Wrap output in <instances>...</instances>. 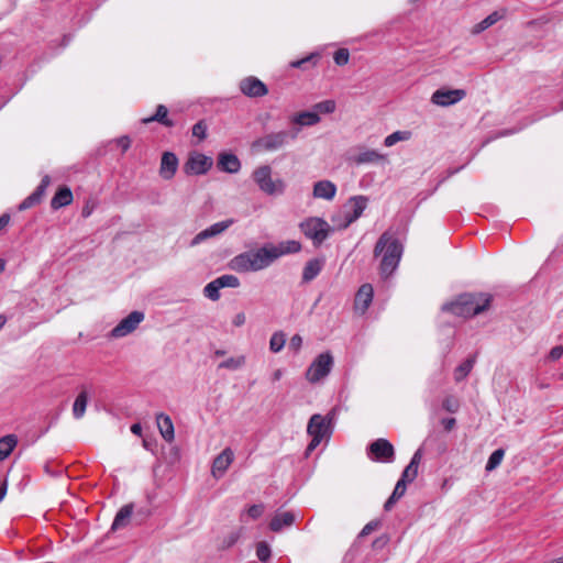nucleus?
<instances>
[{
    "mask_svg": "<svg viewBox=\"0 0 563 563\" xmlns=\"http://www.w3.org/2000/svg\"><path fill=\"white\" fill-rule=\"evenodd\" d=\"M505 451L503 449H498L494 451L490 456L488 457L487 464L485 466V470L487 472H490L498 467L504 459Z\"/></svg>",
    "mask_w": 563,
    "mask_h": 563,
    "instance_id": "39",
    "label": "nucleus"
},
{
    "mask_svg": "<svg viewBox=\"0 0 563 563\" xmlns=\"http://www.w3.org/2000/svg\"><path fill=\"white\" fill-rule=\"evenodd\" d=\"M217 279H218L221 288H224V287L236 288L240 286V280L234 275H222V276L218 277Z\"/></svg>",
    "mask_w": 563,
    "mask_h": 563,
    "instance_id": "41",
    "label": "nucleus"
},
{
    "mask_svg": "<svg viewBox=\"0 0 563 563\" xmlns=\"http://www.w3.org/2000/svg\"><path fill=\"white\" fill-rule=\"evenodd\" d=\"M18 444L15 434H8L0 439V461L7 459Z\"/></svg>",
    "mask_w": 563,
    "mask_h": 563,
    "instance_id": "31",
    "label": "nucleus"
},
{
    "mask_svg": "<svg viewBox=\"0 0 563 563\" xmlns=\"http://www.w3.org/2000/svg\"><path fill=\"white\" fill-rule=\"evenodd\" d=\"M410 137L411 132L409 131H396L385 137L384 145L387 147H391L398 142L408 141Z\"/></svg>",
    "mask_w": 563,
    "mask_h": 563,
    "instance_id": "37",
    "label": "nucleus"
},
{
    "mask_svg": "<svg viewBox=\"0 0 563 563\" xmlns=\"http://www.w3.org/2000/svg\"><path fill=\"white\" fill-rule=\"evenodd\" d=\"M133 511V503H129L122 506L114 517V520L111 525V531H117L126 528L131 523Z\"/></svg>",
    "mask_w": 563,
    "mask_h": 563,
    "instance_id": "21",
    "label": "nucleus"
},
{
    "mask_svg": "<svg viewBox=\"0 0 563 563\" xmlns=\"http://www.w3.org/2000/svg\"><path fill=\"white\" fill-rule=\"evenodd\" d=\"M374 256L380 257L379 273L384 278L389 277L398 267L404 246L393 230L385 231L377 240Z\"/></svg>",
    "mask_w": 563,
    "mask_h": 563,
    "instance_id": "1",
    "label": "nucleus"
},
{
    "mask_svg": "<svg viewBox=\"0 0 563 563\" xmlns=\"http://www.w3.org/2000/svg\"><path fill=\"white\" fill-rule=\"evenodd\" d=\"M192 135L197 136L199 140L207 137V125L203 121H199L192 126Z\"/></svg>",
    "mask_w": 563,
    "mask_h": 563,
    "instance_id": "45",
    "label": "nucleus"
},
{
    "mask_svg": "<svg viewBox=\"0 0 563 563\" xmlns=\"http://www.w3.org/2000/svg\"><path fill=\"white\" fill-rule=\"evenodd\" d=\"M562 355H563V346H561V345L554 346L550 351V358L553 361L561 358Z\"/></svg>",
    "mask_w": 563,
    "mask_h": 563,
    "instance_id": "52",
    "label": "nucleus"
},
{
    "mask_svg": "<svg viewBox=\"0 0 563 563\" xmlns=\"http://www.w3.org/2000/svg\"><path fill=\"white\" fill-rule=\"evenodd\" d=\"M333 217H336V223L343 222V220H344V209L341 212H339L338 214H334Z\"/></svg>",
    "mask_w": 563,
    "mask_h": 563,
    "instance_id": "63",
    "label": "nucleus"
},
{
    "mask_svg": "<svg viewBox=\"0 0 563 563\" xmlns=\"http://www.w3.org/2000/svg\"><path fill=\"white\" fill-rule=\"evenodd\" d=\"M420 461H421V450H418V451L413 454V456H412V459H411V461H410L409 465L415 466V467H417V468H418V465H419Z\"/></svg>",
    "mask_w": 563,
    "mask_h": 563,
    "instance_id": "55",
    "label": "nucleus"
},
{
    "mask_svg": "<svg viewBox=\"0 0 563 563\" xmlns=\"http://www.w3.org/2000/svg\"><path fill=\"white\" fill-rule=\"evenodd\" d=\"M212 166V159L201 153H194L184 165V170L188 175H203Z\"/></svg>",
    "mask_w": 563,
    "mask_h": 563,
    "instance_id": "12",
    "label": "nucleus"
},
{
    "mask_svg": "<svg viewBox=\"0 0 563 563\" xmlns=\"http://www.w3.org/2000/svg\"><path fill=\"white\" fill-rule=\"evenodd\" d=\"M264 514V506L262 504L260 505H253L247 509V515L252 519H257Z\"/></svg>",
    "mask_w": 563,
    "mask_h": 563,
    "instance_id": "47",
    "label": "nucleus"
},
{
    "mask_svg": "<svg viewBox=\"0 0 563 563\" xmlns=\"http://www.w3.org/2000/svg\"><path fill=\"white\" fill-rule=\"evenodd\" d=\"M417 475L418 468L408 464L401 474L400 481H405L408 484L413 482Z\"/></svg>",
    "mask_w": 563,
    "mask_h": 563,
    "instance_id": "43",
    "label": "nucleus"
},
{
    "mask_svg": "<svg viewBox=\"0 0 563 563\" xmlns=\"http://www.w3.org/2000/svg\"><path fill=\"white\" fill-rule=\"evenodd\" d=\"M93 208H95V206H93L92 203H90L89 201H87V202L85 203V206L82 207V209H81V217H82V218H88V217H90V214H91V213H92V211H93Z\"/></svg>",
    "mask_w": 563,
    "mask_h": 563,
    "instance_id": "54",
    "label": "nucleus"
},
{
    "mask_svg": "<svg viewBox=\"0 0 563 563\" xmlns=\"http://www.w3.org/2000/svg\"><path fill=\"white\" fill-rule=\"evenodd\" d=\"M385 159H386V155L380 154L375 150H365V151L361 152L355 157V163L361 165V164L377 163V162L385 161Z\"/></svg>",
    "mask_w": 563,
    "mask_h": 563,
    "instance_id": "33",
    "label": "nucleus"
},
{
    "mask_svg": "<svg viewBox=\"0 0 563 563\" xmlns=\"http://www.w3.org/2000/svg\"><path fill=\"white\" fill-rule=\"evenodd\" d=\"M311 58H312V56H308V57H305V58L291 62L290 66L294 67V68H300V67H302L303 64L309 62Z\"/></svg>",
    "mask_w": 563,
    "mask_h": 563,
    "instance_id": "56",
    "label": "nucleus"
},
{
    "mask_svg": "<svg viewBox=\"0 0 563 563\" xmlns=\"http://www.w3.org/2000/svg\"><path fill=\"white\" fill-rule=\"evenodd\" d=\"M379 527V522L378 521H371L368 523H366L364 526V528L362 529L361 533H360V537H366L368 536L369 533H372L374 530H376L377 528Z\"/></svg>",
    "mask_w": 563,
    "mask_h": 563,
    "instance_id": "50",
    "label": "nucleus"
},
{
    "mask_svg": "<svg viewBox=\"0 0 563 563\" xmlns=\"http://www.w3.org/2000/svg\"><path fill=\"white\" fill-rule=\"evenodd\" d=\"M300 229L306 238L310 239L314 245H320L329 236L330 232L335 230L324 219L311 217L300 223Z\"/></svg>",
    "mask_w": 563,
    "mask_h": 563,
    "instance_id": "7",
    "label": "nucleus"
},
{
    "mask_svg": "<svg viewBox=\"0 0 563 563\" xmlns=\"http://www.w3.org/2000/svg\"><path fill=\"white\" fill-rule=\"evenodd\" d=\"M397 500H398V499H396V498H394L393 496H390V497L386 500V503H385V505H384L385 510H387V511H388V510H390V509L393 508L394 504H395Z\"/></svg>",
    "mask_w": 563,
    "mask_h": 563,
    "instance_id": "59",
    "label": "nucleus"
},
{
    "mask_svg": "<svg viewBox=\"0 0 563 563\" xmlns=\"http://www.w3.org/2000/svg\"><path fill=\"white\" fill-rule=\"evenodd\" d=\"M475 364V356L468 357L465 362L459 365L454 369V379L455 382H462L472 371Z\"/></svg>",
    "mask_w": 563,
    "mask_h": 563,
    "instance_id": "34",
    "label": "nucleus"
},
{
    "mask_svg": "<svg viewBox=\"0 0 563 563\" xmlns=\"http://www.w3.org/2000/svg\"><path fill=\"white\" fill-rule=\"evenodd\" d=\"M10 222V214L3 213L0 216V231L3 230Z\"/></svg>",
    "mask_w": 563,
    "mask_h": 563,
    "instance_id": "57",
    "label": "nucleus"
},
{
    "mask_svg": "<svg viewBox=\"0 0 563 563\" xmlns=\"http://www.w3.org/2000/svg\"><path fill=\"white\" fill-rule=\"evenodd\" d=\"M322 266L323 263L320 260L314 258L308 261L302 271V280L308 283L314 279L320 274Z\"/></svg>",
    "mask_w": 563,
    "mask_h": 563,
    "instance_id": "29",
    "label": "nucleus"
},
{
    "mask_svg": "<svg viewBox=\"0 0 563 563\" xmlns=\"http://www.w3.org/2000/svg\"><path fill=\"white\" fill-rule=\"evenodd\" d=\"M234 460V452L231 448H225L212 462L211 474L214 478H221Z\"/></svg>",
    "mask_w": 563,
    "mask_h": 563,
    "instance_id": "14",
    "label": "nucleus"
},
{
    "mask_svg": "<svg viewBox=\"0 0 563 563\" xmlns=\"http://www.w3.org/2000/svg\"><path fill=\"white\" fill-rule=\"evenodd\" d=\"M178 168V158L172 152H165L161 159L159 175L162 178L169 180L172 179Z\"/></svg>",
    "mask_w": 563,
    "mask_h": 563,
    "instance_id": "20",
    "label": "nucleus"
},
{
    "mask_svg": "<svg viewBox=\"0 0 563 563\" xmlns=\"http://www.w3.org/2000/svg\"><path fill=\"white\" fill-rule=\"evenodd\" d=\"M368 199L365 196H354L344 206V220L336 223V217H332L331 221L336 230L346 229L351 223L356 221L367 207Z\"/></svg>",
    "mask_w": 563,
    "mask_h": 563,
    "instance_id": "8",
    "label": "nucleus"
},
{
    "mask_svg": "<svg viewBox=\"0 0 563 563\" xmlns=\"http://www.w3.org/2000/svg\"><path fill=\"white\" fill-rule=\"evenodd\" d=\"M245 364V356L239 355L235 357H229L218 365V368H224L230 371H236L243 367Z\"/></svg>",
    "mask_w": 563,
    "mask_h": 563,
    "instance_id": "36",
    "label": "nucleus"
},
{
    "mask_svg": "<svg viewBox=\"0 0 563 563\" xmlns=\"http://www.w3.org/2000/svg\"><path fill=\"white\" fill-rule=\"evenodd\" d=\"M240 89L245 96L251 98L263 97L268 92L266 85L252 76L241 80Z\"/></svg>",
    "mask_w": 563,
    "mask_h": 563,
    "instance_id": "16",
    "label": "nucleus"
},
{
    "mask_svg": "<svg viewBox=\"0 0 563 563\" xmlns=\"http://www.w3.org/2000/svg\"><path fill=\"white\" fill-rule=\"evenodd\" d=\"M406 488L407 484L405 483V481L399 479L394 488L391 496L396 499L401 498L406 493Z\"/></svg>",
    "mask_w": 563,
    "mask_h": 563,
    "instance_id": "46",
    "label": "nucleus"
},
{
    "mask_svg": "<svg viewBox=\"0 0 563 563\" xmlns=\"http://www.w3.org/2000/svg\"><path fill=\"white\" fill-rule=\"evenodd\" d=\"M8 484L7 481L0 484V501L3 500L5 494H7Z\"/></svg>",
    "mask_w": 563,
    "mask_h": 563,
    "instance_id": "60",
    "label": "nucleus"
},
{
    "mask_svg": "<svg viewBox=\"0 0 563 563\" xmlns=\"http://www.w3.org/2000/svg\"><path fill=\"white\" fill-rule=\"evenodd\" d=\"M252 179L267 196H280L285 192L286 183L282 178H273V169L269 165L256 167L252 173Z\"/></svg>",
    "mask_w": 563,
    "mask_h": 563,
    "instance_id": "4",
    "label": "nucleus"
},
{
    "mask_svg": "<svg viewBox=\"0 0 563 563\" xmlns=\"http://www.w3.org/2000/svg\"><path fill=\"white\" fill-rule=\"evenodd\" d=\"M291 121L301 126H311L320 122V117L316 111H303L297 113Z\"/></svg>",
    "mask_w": 563,
    "mask_h": 563,
    "instance_id": "30",
    "label": "nucleus"
},
{
    "mask_svg": "<svg viewBox=\"0 0 563 563\" xmlns=\"http://www.w3.org/2000/svg\"><path fill=\"white\" fill-rule=\"evenodd\" d=\"M218 166L223 172L235 174L241 169V162L234 154L222 153L219 155Z\"/></svg>",
    "mask_w": 563,
    "mask_h": 563,
    "instance_id": "25",
    "label": "nucleus"
},
{
    "mask_svg": "<svg viewBox=\"0 0 563 563\" xmlns=\"http://www.w3.org/2000/svg\"><path fill=\"white\" fill-rule=\"evenodd\" d=\"M465 95L463 89H438L432 93L431 101L440 107H449L461 101Z\"/></svg>",
    "mask_w": 563,
    "mask_h": 563,
    "instance_id": "13",
    "label": "nucleus"
},
{
    "mask_svg": "<svg viewBox=\"0 0 563 563\" xmlns=\"http://www.w3.org/2000/svg\"><path fill=\"white\" fill-rule=\"evenodd\" d=\"M368 457L373 461L393 462L395 450L393 444L386 439H377L368 446Z\"/></svg>",
    "mask_w": 563,
    "mask_h": 563,
    "instance_id": "10",
    "label": "nucleus"
},
{
    "mask_svg": "<svg viewBox=\"0 0 563 563\" xmlns=\"http://www.w3.org/2000/svg\"><path fill=\"white\" fill-rule=\"evenodd\" d=\"M115 145L121 147L122 153L126 152L131 145V141L128 136H121L114 141Z\"/></svg>",
    "mask_w": 563,
    "mask_h": 563,
    "instance_id": "51",
    "label": "nucleus"
},
{
    "mask_svg": "<svg viewBox=\"0 0 563 563\" xmlns=\"http://www.w3.org/2000/svg\"><path fill=\"white\" fill-rule=\"evenodd\" d=\"M334 62L339 66L346 65L350 59V53L346 48H340L334 53Z\"/></svg>",
    "mask_w": 563,
    "mask_h": 563,
    "instance_id": "44",
    "label": "nucleus"
},
{
    "mask_svg": "<svg viewBox=\"0 0 563 563\" xmlns=\"http://www.w3.org/2000/svg\"><path fill=\"white\" fill-rule=\"evenodd\" d=\"M286 343V335L283 331H276L269 340V350L274 353L280 352Z\"/></svg>",
    "mask_w": 563,
    "mask_h": 563,
    "instance_id": "35",
    "label": "nucleus"
},
{
    "mask_svg": "<svg viewBox=\"0 0 563 563\" xmlns=\"http://www.w3.org/2000/svg\"><path fill=\"white\" fill-rule=\"evenodd\" d=\"M373 296H374L373 286L371 284L362 285L355 295V299H354L355 311L363 314L368 309V307L373 300Z\"/></svg>",
    "mask_w": 563,
    "mask_h": 563,
    "instance_id": "18",
    "label": "nucleus"
},
{
    "mask_svg": "<svg viewBox=\"0 0 563 563\" xmlns=\"http://www.w3.org/2000/svg\"><path fill=\"white\" fill-rule=\"evenodd\" d=\"M87 404L88 393L86 389H81L73 405V415L75 419H80L85 415Z\"/></svg>",
    "mask_w": 563,
    "mask_h": 563,
    "instance_id": "32",
    "label": "nucleus"
},
{
    "mask_svg": "<svg viewBox=\"0 0 563 563\" xmlns=\"http://www.w3.org/2000/svg\"><path fill=\"white\" fill-rule=\"evenodd\" d=\"M294 522L295 515L291 511L277 512L269 523V529L279 532L284 527H290Z\"/></svg>",
    "mask_w": 563,
    "mask_h": 563,
    "instance_id": "26",
    "label": "nucleus"
},
{
    "mask_svg": "<svg viewBox=\"0 0 563 563\" xmlns=\"http://www.w3.org/2000/svg\"><path fill=\"white\" fill-rule=\"evenodd\" d=\"M158 122L166 128L174 126V121L168 118V109L164 104H159L156 108V112L148 117L143 118V123Z\"/></svg>",
    "mask_w": 563,
    "mask_h": 563,
    "instance_id": "27",
    "label": "nucleus"
},
{
    "mask_svg": "<svg viewBox=\"0 0 563 563\" xmlns=\"http://www.w3.org/2000/svg\"><path fill=\"white\" fill-rule=\"evenodd\" d=\"M49 184L51 177L48 175L43 176L41 183L35 188V190L20 203L19 209L26 210L29 208L34 207L35 205H38L45 196L46 189L49 186Z\"/></svg>",
    "mask_w": 563,
    "mask_h": 563,
    "instance_id": "17",
    "label": "nucleus"
},
{
    "mask_svg": "<svg viewBox=\"0 0 563 563\" xmlns=\"http://www.w3.org/2000/svg\"><path fill=\"white\" fill-rule=\"evenodd\" d=\"M443 408L450 412H455L459 408V404L454 398L448 397L443 400Z\"/></svg>",
    "mask_w": 563,
    "mask_h": 563,
    "instance_id": "49",
    "label": "nucleus"
},
{
    "mask_svg": "<svg viewBox=\"0 0 563 563\" xmlns=\"http://www.w3.org/2000/svg\"><path fill=\"white\" fill-rule=\"evenodd\" d=\"M273 258L267 245L255 251H247L234 256L229 267L238 273L258 272L268 267L273 263Z\"/></svg>",
    "mask_w": 563,
    "mask_h": 563,
    "instance_id": "3",
    "label": "nucleus"
},
{
    "mask_svg": "<svg viewBox=\"0 0 563 563\" xmlns=\"http://www.w3.org/2000/svg\"><path fill=\"white\" fill-rule=\"evenodd\" d=\"M141 323V311L134 310L122 319L109 333V338L119 339L133 332Z\"/></svg>",
    "mask_w": 563,
    "mask_h": 563,
    "instance_id": "11",
    "label": "nucleus"
},
{
    "mask_svg": "<svg viewBox=\"0 0 563 563\" xmlns=\"http://www.w3.org/2000/svg\"><path fill=\"white\" fill-rule=\"evenodd\" d=\"M548 563H563V556L549 561Z\"/></svg>",
    "mask_w": 563,
    "mask_h": 563,
    "instance_id": "64",
    "label": "nucleus"
},
{
    "mask_svg": "<svg viewBox=\"0 0 563 563\" xmlns=\"http://www.w3.org/2000/svg\"><path fill=\"white\" fill-rule=\"evenodd\" d=\"M335 110V102L333 100H325L314 104V111L320 113H332Z\"/></svg>",
    "mask_w": 563,
    "mask_h": 563,
    "instance_id": "42",
    "label": "nucleus"
},
{
    "mask_svg": "<svg viewBox=\"0 0 563 563\" xmlns=\"http://www.w3.org/2000/svg\"><path fill=\"white\" fill-rule=\"evenodd\" d=\"M302 346V338L300 334H295L291 336L289 342V349L295 353L299 352Z\"/></svg>",
    "mask_w": 563,
    "mask_h": 563,
    "instance_id": "48",
    "label": "nucleus"
},
{
    "mask_svg": "<svg viewBox=\"0 0 563 563\" xmlns=\"http://www.w3.org/2000/svg\"><path fill=\"white\" fill-rule=\"evenodd\" d=\"M333 421V412H330L328 416L323 417L319 413H316L311 416L308 422L307 432L309 435H311V441L307 446V452L313 451L321 441L330 437L332 432V424Z\"/></svg>",
    "mask_w": 563,
    "mask_h": 563,
    "instance_id": "5",
    "label": "nucleus"
},
{
    "mask_svg": "<svg viewBox=\"0 0 563 563\" xmlns=\"http://www.w3.org/2000/svg\"><path fill=\"white\" fill-rule=\"evenodd\" d=\"M299 129L292 132L278 131L258 137L252 143V148L261 152H275L286 146L289 140H295Z\"/></svg>",
    "mask_w": 563,
    "mask_h": 563,
    "instance_id": "6",
    "label": "nucleus"
},
{
    "mask_svg": "<svg viewBox=\"0 0 563 563\" xmlns=\"http://www.w3.org/2000/svg\"><path fill=\"white\" fill-rule=\"evenodd\" d=\"M283 376V371L282 369H276L273 374V379L274 380H279Z\"/></svg>",
    "mask_w": 563,
    "mask_h": 563,
    "instance_id": "62",
    "label": "nucleus"
},
{
    "mask_svg": "<svg viewBox=\"0 0 563 563\" xmlns=\"http://www.w3.org/2000/svg\"><path fill=\"white\" fill-rule=\"evenodd\" d=\"M312 195L317 199L332 200L336 195V186L330 180H319L313 185Z\"/></svg>",
    "mask_w": 563,
    "mask_h": 563,
    "instance_id": "22",
    "label": "nucleus"
},
{
    "mask_svg": "<svg viewBox=\"0 0 563 563\" xmlns=\"http://www.w3.org/2000/svg\"><path fill=\"white\" fill-rule=\"evenodd\" d=\"M333 367V356L330 352L319 354L309 365L306 372V378L311 384H316L327 377Z\"/></svg>",
    "mask_w": 563,
    "mask_h": 563,
    "instance_id": "9",
    "label": "nucleus"
},
{
    "mask_svg": "<svg viewBox=\"0 0 563 563\" xmlns=\"http://www.w3.org/2000/svg\"><path fill=\"white\" fill-rule=\"evenodd\" d=\"M74 196L70 188L66 185L58 187L57 191L53 196L51 200V208L53 210H58L66 206H69L73 202Z\"/></svg>",
    "mask_w": 563,
    "mask_h": 563,
    "instance_id": "24",
    "label": "nucleus"
},
{
    "mask_svg": "<svg viewBox=\"0 0 563 563\" xmlns=\"http://www.w3.org/2000/svg\"><path fill=\"white\" fill-rule=\"evenodd\" d=\"M267 246L273 261H276L283 255L298 253L301 250V244L295 240L283 241L277 245L268 244Z\"/></svg>",
    "mask_w": 563,
    "mask_h": 563,
    "instance_id": "19",
    "label": "nucleus"
},
{
    "mask_svg": "<svg viewBox=\"0 0 563 563\" xmlns=\"http://www.w3.org/2000/svg\"><path fill=\"white\" fill-rule=\"evenodd\" d=\"M489 303V296L464 294L459 296L456 300L444 303L442 311L451 312L462 318H470L485 311Z\"/></svg>",
    "mask_w": 563,
    "mask_h": 563,
    "instance_id": "2",
    "label": "nucleus"
},
{
    "mask_svg": "<svg viewBox=\"0 0 563 563\" xmlns=\"http://www.w3.org/2000/svg\"><path fill=\"white\" fill-rule=\"evenodd\" d=\"M271 547L267 542L261 541L256 545V556L261 562H267L271 558Z\"/></svg>",
    "mask_w": 563,
    "mask_h": 563,
    "instance_id": "40",
    "label": "nucleus"
},
{
    "mask_svg": "<svg viewBox=\"0 0 563 563\" xmlns=\"http://www.w3.org/2000/svg\"><path fill=\"white\" fill-rule=\"evenodd\" d=\"M131 431L137 437H141V421H136L131 426Z\"/></svg>",
    "mask_w": 563,
    "mask_h": 563,
    "instance_id": "58",
    "label": "nucleus"
},
{
    "mask_svg": "<svg viewBox=\"0 0 563 563\" xmlns=\"http://www.w3.org/2000/svg\"><path fill=\"white\" fill-rule=\"evenodd\" d=\"M233 219H228L224 221H220L217 223H213L209 228L202 230L199 232L190 242V246H196L200 244L201 242L214 238L221 233H223L227 229H229L233 224Z\"/></svg>",
    "mask_w": 563,
    "mask_h": 563,
    "instance_id": "15",
    "label": "nucleus"
},
{
    "mask_svg": "<svg viewBox=\"0 0 563 563\" xmlns=\"http://www.w3.org/2000/svg\"><path fill=\"white\" fill-rule=\"evenodd\" d=\"M246 321V317H245V313L244 312H239L234 316V318L232 319V323L233 325L235 327H242Z\"/></svg>",
    "mask_w": 563,
    "mask_h": 563,
    "instance_id": "53",
    "label": "nucleus"
},
{
    "mask_svg": "<svg viewBox=\"0 0 563 563\" xmlns=\"http://www.w3.org/2000/svg\"><path fill=\"white\" fill-rule=\"evenodd\" d=\"M443 423H444V427L446 430H451L455 424V419L454 418L446 419L443 421Z\"/></svg>",
    "mask_w": 563,
    "mask_h": 563,
    "instance_id": "61",
    "label": "nucleus"
},
{
    "mask_svg": "<svg viewBox=\"0 0 563 563\" xmlns=\"http://www.w3.org/2000/svg\"><path fill=\"white\" fill-rule=\"evenodd\" d=\"M220 289L221 286L216 278L214 280L208 283L203 288V295L212 301H217L220 298Z\"/></svg>",
    "mask_w": 563,
    "mask_h": 563,
    "instance_id": "38",
    "label": "nucleus"
},
{
    "mask_svg": "<svg viewBox=\"0 0 563 563\" xmlns=\"http://www.w3.org/2000/svg\"><path fill=\"white\" fill-rule=\"evenodd\" d=\"M504 16H505V11H494V12H492L484 20H482L479 23L474 25V27L472 30V33L473 34L482 33L483 31H485L488 27L493 26L495 23H497Z\"/></svg>",
    "mask_w": 563,
    "mask_h": 563,
    "instance_id": "28",
    "label": "nucleus"
},
{
    "mask_svg": "<svg viewBox=\"0 0 563 563\" xmlns=\"http://www.w3.org/2000/svg\"><path fill=\"white\" fill-rule=\"evenodd\" d=\"M156 424L162 438L170 443L175 439L174 423L169 416L165 413L156 415Z\"/></svg>",
    "mask_w": 563,
    "mask_h": 563,
    "instance_id": "23",
    "label": "nucleus"
}]
</instances>
